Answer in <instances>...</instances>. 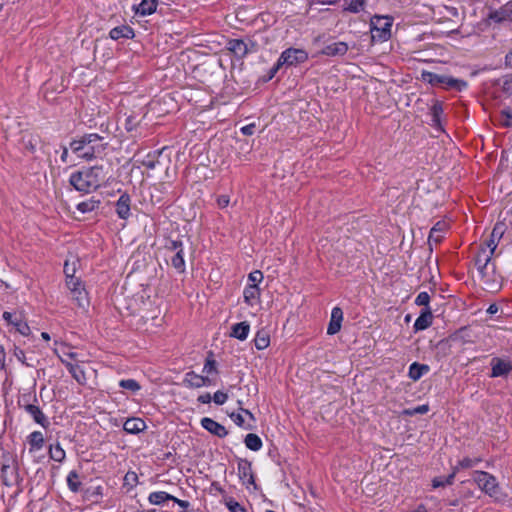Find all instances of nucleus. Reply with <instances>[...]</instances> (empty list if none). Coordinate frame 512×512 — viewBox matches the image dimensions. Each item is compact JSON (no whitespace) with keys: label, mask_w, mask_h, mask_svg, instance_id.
Wrapping results in <instances>:
<instances>
[{"label":"nucleus","mask_w":512,"mask_h":512,"mask_svg":"<svg viewBox=\"0 0 512 512\" xmlns=\"http://www.w3.org/2000/svg\"><path fill=\"white\" fill-rule=\"evenodd\" d=\"M108 143L104 142V138L96 133H89L70 142L71 151L86 161H91L101 156Z\"/></svg>","instance_id":"1"},{"label":"nucleus","mask_w":512,"mask_h":512,"mask_svg":"<svg viewBox=\"0 0 512 512\" xmlns=\"http://www.w3.org/2000/svg\"><path fill=\"white\" fill-rule=\"evenodd\" d=\"M475 264L484 289L492 293L498 292L502 287V277L496 274L495 264L491 262V253H487L486 248H480Z\"/></svg>","instance_id":"2"},{"label":"nucleus","mask_w":512,"mask_h":512,"mask_svg":"<svg viewBox=\"0 0 512 512\" xmlns=\"http://www.w3.org/2000/svg\"><path fill=\"white\" fill-rule=\"evenodd\" d=\"M105 178L103 167L93 166L72 173L69 182L77 191L91 193L100 187Z\"/></svg>","instance_id":"3"},{"label":"nucleus","mask_w":512,"mask_h":512,"mask_svg":"<svg viewBox=\"0 0 512 512\" xmlns=\"http://www.w3.org/2000/svg\"><path fill=\"white\" fill-rule=\"evenodd\" d=\"M421 79L433 86H440L457 91H461L467 87V83L463 80L430 71H422Z\"/></svg>","instance_id":"4"},{"label":"nucleus","mask_w":512,"mask_h":512,"mask_svg":"<svg viewBox=\"0 0 512 512\" xmlns=\"http://www.w3.org/2000/svg\"><path fill=\"white\" fill-rule=\"evenodd\" d=\"M307 59L308 53L304 49L288 48L284 50L278 58L275 66L271 69L270 78L274 77L280 67L295 66L304 63Z\"/></svg>","instance_id":"5"},{"label":"nucleus","mask_w":512,"mask_h":512,"mask_svg":"<svg viewBox=\"0 0 512 512\" xmlns=\"http://www.w3.org/2000/svg\"><path fill=\"white\" fill-rule=\"evenodd\" d=\"M392 21L388 17L375 16L371 20L372 39L386 41L391 36Z\"/></svg>","instance_id":"6"},{"label":"nucleus","mask_w":512,"mask_h":512,"mask_svg":"<svg viewBox=\"0 0 512 512\" xmlns=\"http://www.w3.org/2000/svg\"><path fill=\"white\" fill-rule=\"evenodd\" d=\"M473 479L482 491L491 497H497L499 487L494 476L485 471H474Z\"/></svg>","instance_id":"7"},{"label":"nucleus","mask_w":512,"mask_h":512,"mask_svg":"<svg viewBox=\"0 0 512 512\" xmlns=\"http://www.w3.org/2000/svg\"><path fill=\"white\" fill-rule=\"evenodd\" d=\"M76 354H64L59 356L60 361L66 366L72 377L79 383L85 384L87 378L83 365L79 364V361L75 359Z\"/></svg>","instance_id":"8"},{"label":"nucleus","mask_w":512,"mask_h":512,"mask_svg":"<svg viewBox=\"0 0 512 512\" xmlns=\"http://www.w3.org/2000/svg\"><path fill=\"white\" fill-rule=\"evenodd\" d=\"M66 286L71 293L72 299L76 302V304L85 309L89 305V300L87 296V292L85 291L80 280H67Z\"/></svg>","instance_id":"9"},{"label":"nucleus","mask_w":512,"mask_h":512,"mask_svg":"<svg viewBox=\"0 0 512 512\" xmlns=\"http://www.w3.org/2000/svg\"><path fill=\"white\" fill-rule=\"evenodd\" d=\"M227 49L238 58L245 57L248 53L255 51L256 45L253 42H245L242 39H231L227 42Z\"/></svg>","instance_id":"10"},{"label":"nucleus","mask_w":512,"mask_h":512,"mask_svg":"<svg viewBox=\"0 0 512 512\" xmlns=\"http://www.w3.org/2000/svg\"><path fill=\"white\" fill-rule=\"evenodd\" d=\"M490 365L491 377H505L512 371V362L508 358L494 357Z\"/></svg>","instance_id":"11"},{"label":"nucleus","mask_w":512,"mask_h":512,"mask_svg":"<svg viewBox=\"0 0 512 512\" xmlns=\"http://www.w3.org/2000/svg\"><path fill=\"white\" fill-rule=\"evenodd\" d=\"M505 232V224L504 223H496L492 232L490 239L487 241L486 246H482L481 248H486L487 253H491V257L493 256L495 249L498 246L500 239L502 238Z\"/></svg>","instance_id":"12"},{"label":"nucleus","mask_w":512,"mask_h":512,"mask_svg":"<svg viewBox=\"0 0 512 512\" xmlns=\"http://www.w3.org/2000/svg\"><path fill=\"white\" fill-rule=\"evenodd\" d=\"M183 383L190 388H201L211 385V379L208 376L198 375L190 371L185 374Z\"/></svg>","instance_id":"13"},{"label":"nucleus","mask_w":512,"mask_h":512,"mask_svg":"<svg viewBox=\"0 0 512 512\" xmlns=\"http://www.w3.org/2000/svg\"><path fill=\"white\" fill-rule=\"evenodd\" d=\"M201 426L205 430L219 438H224L228 434V431L222 424L216 422L215 420L209 417L202 418Z\"/></svg>","instance_id":"14"},{"label":"nucleus","mask_w":512,"mask_h":512,"mask_svg":"<svg viewBox=\"0 0 512 512\" xmlns=\"http://www.w3.org/2000/svg\"><path fill=\"white\" fill-rule=\"evenodd\" d=\"M343 311L340 307H334L331 311V318L327 327V334H337L342 326Z\"/></svg>","instance_id":"15"},{"label":"nucleus","mask_w":512,"mask_h":512,"mask_svg":"<svg viewBox=\"0 0 512 512\" xmlns=\"http://www.w3.org/2000/svg\"><path fill=\"white\" fill-rule=\"evenodd\" d=\"M131 198L127 193H123L116 202V213L120 219H128L130 216Z\"/></svg>","instance_id":"16"},{"label":"nucleus","mask_w":512,"mask_h":512,"mask_svg":"<svg viewBox=\"0 0 512 512\" xmlns=\"http://www.w3.org/2000/svg\"><path fill=\"white\" fill-rule=\"evenodd\" d=\"M238 474L243 484L253 485L255 483L250 462L240 460L238 463Z\"/></svg>","instance_id":"17"},{"label":"nucleus","mask_w":512,"mask_h":512,"mask_svg":"<svg viewBox=\"0 0 512 512\" xmlns=\"http://www.w3.org/2000/svg\"><path fill=\"white\" fill-rule=\"evenodd\" d=\"M348 49V44L340 41L326 45L322 49L321 54L326 56H343L347 53Z\"/></svg>","instance_id":"18"},{"label":"nucleus","mask_w":512,"mask_h":512,"mask_svg":"<svg viewBox=\"0 0 512 512\" xmlns=\"http://www.w3.org/2000/svg\"><path fill=\"white\" fill-rule=\"evenodd\" d=\"M25 411L34 419V421L44 428L49 426V421L40 408L33 404H27L24 406Z\"/></svg>","instance_id":"19"},{"label":"nucleus","mask_w":512,"mask_h":512,"mask_svg":"<svg viewBox=\"0 0 512 512\" xmlns=\"http://www.w3.org/2000/svg\"><path fill=\"white\" fill-rule=\"evenodd\" d=\"M146 428L145 422L140 418H129L124 422L123 429L130 434H137Z\"/></svg>","instance_id":"20"},{"label":"nucleus","mask_w":512,"mask_h":512,"mask_svg":"<svg viewBox=\"0 0 512 512\" xmlns=\"http://www.w3.org/2000/svg\"><path fill=\"white\" fill-rule=\"evenodd\" d=\"M432 313L429 308H425L414 323L416 331L425 330L432 324Z\"/></svg>","instance_id":"21"},{"label":"nucleus","mask_w":512,"mask_h":512,"mask_svg":"<svg viewBox=\"0 0 512 512\" xmlns=\"http://www.w3.org/2000/svg\"><path fill=\"white\" fill-rule=\"evenodd\" d=\"M109 35L113 40L130 39L134 36V31L130 26L122 25L111 29Z\"/></svg>","instance_id":"22"},{"label":"nucleus","mask_w":512,"mask_h":512,"mask_svg":"<svg viewBox=\"0 0 512 512\" xmlns=\"http://www.w3.org/2000/svg\"><path fill=\"white\" fill-rule=\"evenodd\" d=\"M159 0H142L135 8V12L142 16L151 15L156 11Z\"/></svg>","instance_id":"23"},{"label":"nucleus","mask_w":512,"mask_h":512,"mask_svg":"<svg viewBox=\"0 0 512 512\" xmlns=\"http://www.w3.org/2000/svg\"><path fill=\"white\" fill-rule=\"evenodd\" d=\"M260 296V289L258 285L250 284L247 287H245L243 291V297L244 301L248 305H253L254 302L259 298Z\"/></svg>","instance_id":"24"},{"label":"nucleus","mask_w":512,"mask_h":512,"mask_svg":"<svg viewBox=\"0 0 512 512\" xmlns=\"http://www.w3.org/2000/svg\"><path fill=\"white\" fill-rule=\"evenodd\" d=\"M429 371V366L426 364H420L417 362H414L409 367V377L417 381L419 380L424 374H426Z\"/></svg>","instance_id":"25"},{"label":"nucleus","mask_w":512,"mask_h":512,"mask_svg":"<svg viewBox=\"0 0 512 512\" xmlns=\"http://www.w3.org/2000/svg\"><path fill=\"white\" fill-rule=\"evenodd\" d=\"M249 330H250V326L247 322H240V323L233 325L231 336H233L239 340H244L247 338Z\"/></svg>","instance_id":"26"},{"label":"nucleus","mask_w":512,"mask_h":512,"mask_svg":"<svg viewBox=\"0 0 512 512\" xmlns=\"http://www.w3.org/2000/svg\"><path fill=\"white\" fill-rule=\"evenodd\" d=\"M445 230V224L438 222L430 231L428 242L438 244L443 239V232Z\"/></svg>","instance_id":"27"},{"label":"nucleus","mask_w":512,"mask_h":512,"mask_svg":"<svg viewBox=\"0 0 512 512\" xmlns=\"http://www.w3.org/2000/svg\"><path fill=\"white\" fill-rule=\"evenodd\" d=\"M171 499H174V496L165 491L152 492L148 497V501L152 505H162L164 502Z\"/></svg>","instance_id":"28"},{"label":"nucleus","mask_w":512,"mask_h":512,"mask_svg":"<svg viewBox=\"0 0 512 512\" xmlns=\"http://www.w3.org/2000/svg\"><path fill=\"white\" fill-rule=\"evenodd\" d=\"M30 452L40 450L44 445V437L40 431H34L28 436Z\"/></svg>","instance_id":"29"},{"label":"nucleus","mask_w":512,"mask_h":512,"mask_svg":"<svg viewBox=\"0 0 512 512\" xmlns=\"http://www.w3.org/2000/svg\"><path fill=\"white\" fill-rule=\"evenodd\" d=\"M161 151H155L153 153H149L142 161L141 164L145 168L149 170L155 169L159 164V157L161 155Z\"/></svg>","instance_id":"30"},{"label":"nucleus","mask_w":512,"mask_h":512,"mask_svg":"<svg viewBox=\"0 0 512 512\" xmlns=\"http://www.w3.org/2000/svg\"><path fill=\"white\" fill-rule=\"evenodd\" d=\"M100 203H101L100 200L95 199V198H90L86 201L80 202L77 205V210L83 214L92 212L99 208Z\"/></svg>","instance_id":"31"},{"label":"nucleus","mask_w":512,"mask_h":512,"mask_svg":"<svg viewBox=\"0 0 512 512\" xmlns=\"http://www.w3.org/2000/svg\"><path fill=\"white\" fill-rule=\"evenodd\" d=\"M246 447L252 451H259L262 448V440L254 433H249L244 439Z\"/></svg>","instance_id":"32"},{"label":"nucleus","mask_w":512,"mask_h":512,"mask_svg":"<svg viewBox=\"0 0 512 512\" xmlns=\"http://www.w3.org/2000/svg\"><path fill=\"white\" fill-rule=\"evenodd\" d=\"M456 473H457V467H454L452 473L449 474L448 476H446V477H444V476L435 477L432 480V486L434 488H438V487H444L446 485H451L453 483V480H454V477H455Z\"/></svg>","instance_id":"33"},{"label":"nucleus","mask_w":512,"mask_h":512,"mask_svg":"<svg viewBox=\"0 0 512 512\" xmlns=\"http://www.w3.org/2000/svg\"><path fill=\"white\" fill-rule=\"evenodd\" d=\"M171 265L174 269L177 270L179 273L185 272V260H184V253L183 250H179V252L174 253V255L171 257Z\"/></svg>","instance_id":"34"},{"label":"nucleus","mask_w":512,"mask_h":512,"mask_svg":"<svg viewBox=\"0 0 512 512\" xmlns=\"http://www.w3.org/2000/svg\"><path fill=\"white\" fill-rule=\"evenodd\" d=\"M254 343H255V347L258 350L266 349L270 343V337H269L268 332H266L264 330L259 331L255 336Z\"/></svg>","instance_id":"35"},{"label":"nucleus","mask_w":512,"mask_h":512,"mask_svg":"<svg viewBox=\"0 0 512 512\" xmlns=\"http://www.w3.org/2000/svg\"><path fill=\"white\" fill-rule=\"evenodd\" d=\"M49 456L52 460L61 463L64 461V459L66 457V453H65L64 449L61 447V445L59 443H57L56 445L50 446Z\"/></svg>","instance_id":"36"},{"label":"nucleus","mask_w":512,"mask_h":512,"mask_svg":"<svg viewBox=\"0 0 512 512\" xmlns=\"http://www.w3.org/2000/svg\"><path fill=\"white\" fill-rule=\"evenodd\" d=\"M14 469L7 464H3L1 467V478L5 485H11L14 479Z\"/></svg>","instance_id":"37"},{"label":"nucleus","mask_w":512,"mask_h":512,"mask_svg":"<svg viewBox=\"0 0 512 512\" xmlns=\"http://www.w3.org/2000/svg\"><path fill=\"white\" fill-rule=\"evenodd\" d=\"M67 484L69 489L72 492H78L81 486V482L79 481V475L76 471L69 472L67 476Z\"/></svg>","instance_id":"38"},{"label":"nucleus","mask_w":512,"mask_h":512,"mask_svg":"<svg viewBox=\"0 0 512 512\" xmlns=\"http://www.w3.org/2000/svg\"><path fill=\"white\" fill-rule=\"evenodd\" d=\"M365 3L366 0H351L347 3V6L344 7V10L351 13H358L364 9Z\"/></svg>","instance_id":"39"},{"label":"nucleus","mask_w":512,"mask_h":512,"mask_svg":"<svg viewBox=\"0 0 512 512\" xmlns=\"http://www.w3.org/2000/svg\"><path fill=\"white\" fill-rule=\"evenodd\" d=\"M443 113V107L442 104L439 102H435L433 106L431 107V115H432V122L435 126L440 125V117Z\"/></svg>","instance_id":"40"},{"label":"nucleus","mask_w":512,"mask_h":512,"mask_svg":"<svg viewBox=\"0 0 512 512\" xmlns=\"http://www.w3.org/2000/svg\"><path fill=\"white\" fill-rule=\"evenodd\" d=\"M499 122L503 127H512V110L510 108L501 110Z\"/></svg>","instance_id":"41"},{"label":"nucleus","mask_w":512,"mask_h":512,"mask_svg":"<svg viewBox=\"0 0 512 512\" xmlns=\"http://www.w3.org/2000/svg\"><path fill=\"white\" fill-rule=\"evenodd\" d=\"M480 461H481L480 458L465 457L461 461L458 462V465L456 466L457 472L459 471V469L472 468V467L476 466Z\"/></svg>","instance_id":"42"},{"label":"nucleus","mask_w":512,"mask_h":512,"mask_svg":"<svg viewBox=\"0 0 512 512\" xmlns=\"http://www.w3.org/2000/svg\"><path fill=\"white\" fill-rule=\"evenodd\" d=\"M119 386L132 392H137L141 388L139 383L134 379H123L119 382Z\"/></svg>","instance_id":"43"},{"label":"nucleus","mask_w":512,"mask_h":512,"mask_svg":"<svg viewBox=\"0 0 512 512\" xmlns=\"http://www.w3.org/2000/svg\"><path fill=\"white\" fill-rule=\"evenodd\" d=\"M428 411H429V405L423 404V405H419L414 408H408V409L403 410V415L414 416L416 414H426Z\"/></svg>","instance_id":"44"},{"label":"nucleus","mask_w":512,"mask_h":512,"mask_svg":"<svg viewBox=\"0 0 512 512\" xmlns=\"http://www.w3.org/2000/svg\"><path fill=\"white\" fill-rule=\"evenodd\" d=\"M216 372V361L211 357H208L203 367V373H205L208 376L209 374Z\"/></svg>","instance_id":"45"},{"label":"nucleus","mask_w":512,"mask_h":512,"mask_svg":"<svg viewBox=\"0 0 512 512\" xmlns=\"http://www.w3.org/2000/svg\"><path fill=\"white\" fill-rule=\"evenodd\" d=\"M75 271H76V268H75V263H73L72 265L69 263V261H65V264H64V273L66 275V281L67 280H78L77 278L74 277V274H75Z\"/></svg>","instance_id":"46"},{"label":"nucleus","mask_w":512,"mask_h":512,"mask_svg":"<svg viewBox=\"0 0 512 512\" xmlns=\"http://www.w3.org/2000/svg\"><path fill=\"white\" fill-rule=\"evenodd\" d=\"M226 506L230 512H247L246 509L239 502L233 499L227 501Z\"/></svg>","instance_id":"47"},{"label":"nucleus","mask_w":512,"mask_h":512,"mask_svg":"<svg viewBox=\"0 0 512 512\" xmlns=\"http://www.w3.org/2000/svg\"><path fill=\"white\" fill-rule=\"evenodd\" d=\"M231 419L234 421V423L240 427H244V418L242 414L240 413H232L230 414ZM253 428L252 424H248L245 426V429L251 430Z\"/></svg>","instance_id":"48"},{"label":"nucleus","mask_w":512,"mask_h":512,"mask_svg":"<svg viewBox=\"0 0 512 512\" xmlns=\"http://www.w3.org/2000/svg\"><path fill=\"white\" fill-rule=\"evenodd\" d=\"M429 301L430 296L427 292H420L415 299V303L417 305L425 306L426 308H428Z\"/></svg>","instance_id":"49"},{"label":"nucleus","mask_w":512,"mask_h":512,"mask_svg":"<svg viewBox=\"0 0 512 512\" xmlns=\"http://www.w3.org/2000/svg\"><path fill=\"white\" fill-rule=\"evenodd\" d=\"M228 399V395L222 391H217L213 395V401L217 405H223Z\"/></svg>","instance_id":"50"},{"label":"nucleus","mask_w":512,"mask_h":512,"mask_svg":"<svg viewBox=\"0 0 512 512\" xmlns=\"http://www.w3.org/2000/svg\"><path fill=\"white\" fill-rule=\"evenodd\" d=\"M248 278L252 284L257 285L258 283L262 282L263 274L261 271L255 270L249 274Z\"/></svg>","instance_id":"51"},{"label":"nucleus","mask_w":512,"mask_h":512,"mask_svg":"<svg viewBox=\"0 0 512 512\" xmlns=\"http://www.w3.org/2000/svg\"><path fill=\"white\" fill-rule=\"evenodd\" d=\"M13 325L16 327L17 331L22 335H27L30 331L29 326L25 322H22L21 320L13 322Z\"/></svg>","instance_id":"52"},{"label":"nucleus","mask_w":512,"mask_h":512,"mask_svg":"<svg viewBox=\"0 0 512 512\" xmlns=\"http://www.w3.org/2000/svg\"><path fill=\"white\" fill-rule=\"evenodd\" d=\"M166 248L176 253L179 252V250H183V243L181 241L172 240L166 245Z\"/></svg>","instance_id":"53"},{"label":"nucleus","mask_w":512,"mask_h":512,"mask_svg":"<svg viewBox=\"0 0 512 512\" xmlns=\"http://www.w3.org/2000/svg\"><path fill=\"white\" fill-rule=\"evenodd\" d=\"M256 125L254 123L248 124L241 128V132L243 135L250 136L255 132Z\"/></svg>","instance_id":"54"},{"label":"nucleus","mask_w":512,"mask_h":512,"mask_svg":"<svg viewBox=\"0 0 512 512\" xmlns=\"http://www.w3.org/2000/svg\"><path fill=\"white\" fill-rule=\"evenodd\" d=\"M138 122L135 121V118L134 117H128L125 121V129L127 131H132L136 128Z\"/></svg>","instance_id":"55"},{"label":"nucleus","mask_w":512,"mask_h":512,"mask_svg":"<svg viewBox=\"0 0 512 512\" xmlns=\"http://www.w3.org/2000/svg\"><path fill=\"white\" fill-rule=\"evenodd\" d=\"M217 203L218 205L221 207V208H225L228 206L229 204V197L228 196H225V195H222L220 197H218L217 199Z\"/></svg>","instance_id":"56"},{"label":"nucleus","mask_w":512,"mask_h":512,"mask_svg":"<svg viewBox=\"0 0 512 512\" xmlns=\"http://www.w3.org/2000/svg\"><path fill=\"white\" fill-rule=\"evenodd\" d=\"M211 399H212V397H211L210 393H205L198 397V401L203 404L210 403Z\"/></svg>","instance_id":"57"},{"label":"nucleus","mask_w":512,"mask_h":512,"mask_svg":"<svg viewBox=\"0 0 512 512\" xmlns=\"http://www.w3.org/2000/svg\"><path fill=\"white\" fill-rule=\"evenodd\" d=\"M68 156H69V150L67 147H63V151H62V154H61V161L63 163H67L68 162Z\"/></svg>","instance_id":"58"},{"label":"nucleus","mask_w":512,"mask_h":512,"mask_svg":"<svg viewBox=\"0 0 512 512\" xmlns=\"http://www.w3.org/2000/svg\"><path fill=\"white\" fill-rule=\"evenodd\" d=\"M171 500L174 501L175 503H177L180 507H182L184 509H186L189 506V502L180 500L176 497H174V499H171Z\"/></svg>","instance_id":"59"},{"label":"nucleus","mask_w":512,"mask_h":512,"mask_svg":"<svg viewBox=\"0 0 512 512\" xmlns=\"http://www.w3.org/2000/svg\"><path fill=\"white\" fill-rule=\"evenodd\" d=\"M505 64L508 67H512V47L511 50L505 56Z\"/></svg>","instance_id":"60"},{"label":"nucleus","mask_w":512,"mask_h":512,"mask_svg":"<svg viewBox=\"0 0 512 512\" xmlns=\"http://www.w3.org/2000/svg\"><path fill=\"white\" fill-rule=\"evenodd\" d=\"M125 480L126 481H136L137 480V474L134 473V472H128L125 475Z\"/></svg>","instance_id":"61"},{"label":"nucleus","mask_w":512,"mask_h":512,"mask_svg":"<svg viewBox=\"0 0 512 512\" xmlns=\"http://www.w3.org/2000/svg\"><path fill=\"white\" fill-rule=\"evenodd\" d=\"M497 312H498V306L496 304H491L487 309V313L490 315L496 314Z\"/></svg>","instance_id":"62"},{"label":"nucleus","mask_w":512,"mask_h":512,"mask_svg":"<svg viewBox=\"0 0 512 512\" xmlns=\"http://www.w3.org/2000/svg\"><path fill=\"white\" fill-rule=\"evenodd\" d=\"M3 318H4L5 320H7L8 322L12 323V324H13V322L18 321V319H15V320H13V319H12V318H13V315H12L10 312H4V313H3Z\"/></svg>","instance_id":"63"},{"label":"nucleus","mask_w":512,"mask_h":512,"mask_svg":"<svg viewBox=\"0 0 512 512\" xmlns=\"http://www.w3.org/2000/svg\"><path fill=\"white\" fill-rule=\"evenodd\" d=\"M6 367V354H0V370H5Z\"/></svg>","instance_id":"64"}]
</instances>
